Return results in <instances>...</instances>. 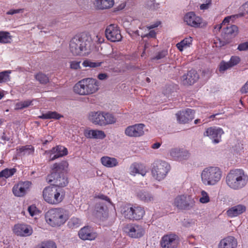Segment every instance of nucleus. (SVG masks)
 I'll return each instance as SVG.
<instances>
[{"label": "nucleus", "instance_id": "obj_1", "mask_svg": "<svg viewBox=\"0 0 248 248\" xmlns=\"http://www.w3.org/2000/svg\"><path fill=\"white\" fill-rule=\"evenodd\" d=\"M92 38L90 35L83 33L73 37L70 43L71 52L74 55H88L91 49Z\"/></svg>", "mask_w": 248, "mask_h": 248}, {"label": "nucleus", "instance_id": "obj_2", "mask_svg": "<svg viewBox=\"0 0 248 248\" xmlns=\"http://www.w3.org/2000/svg\"><path fill=\"white\" fill-rule=\"evenodd\" d=\"M228 187L232 190H240L248 183V176L242 170L235 169L231 170L227 175L225 180Z\"/></svg>", "mask_w": 248, "mask_h": 248}, {"label": "nucleus", "instance_id": "obj_3", "mask_svg": "<svg viewBox=\"0 0 248 248\" xmlns=\"http://www.w3.org/2000/svg\"><path fill=\"white\" fill-rule=\"evenodd\" d=\"M46 222L52 227H59L64 224L69 217L67 210L62 208H52L45 215Z\"/></svg>", "mask_w": 248, "mask_h": 248}, {"label": "nucleus", "instance_id": "obj_4", "mask_svg": "<svg viewBox=\"0 0 248 248\" xmlns=\"http://www.w3.org/2000/svg\"><path fill=\"white\" fill-rule=\"evenodd\" d=\"M99 83L94 78H85L78 82L73 87V91L80 95H88L99 90Z\"/></svg>", "mask_w": 248, "mask_h": 248}, {"label": "nucleus", "instance_id": "obj_5", "mask_svg": "<svg viewBox=\"0 0 248 248\" xmlns=\"http://www.w3.org/2000/svg\"><path fill=\"white\" fill-rule=\"evenodd\" d=\"M222 172L221 169L216 166L205 168L201 173L202 183L206 186H215L221 179Z\"/></svg>", "mask_w": 248, "mask_h": 248}, {"label": "nucleus", "instance_id": "obj_6", "mask_svg": "<svg viewBox=\"0 0 248 248\" xmlns=\"http://www.w3.org/2000/svg\"><path fill=\"white\" fill-rule=\"evenodd\" d=\"M43 197L49 204H58L63 200L64 191L62 187L53 186H47L43 191Z\"/></svg>", "mask_w": 248, "mask_h": 248}, {"label": "nucleus", "instance_id": "obj_7", "mask_svg": "<svg viewBox=\"0 0 248 248\" xmlns=\"http://www.w3.org/2000/svg\"><path fill=\"white\" fill-rule=\"evenodd\" d=\"M182 19L186 25L191 28L200 29L204 28L207 25L206 22L203 19L194 11L186 13Z\"/></svg>", "mask_w": 248, "mask_h": 248}, {"label": "nucleus", "instance_id": "obj_8", "mask_svg": "<svg viewBox=\"0 0 248 248\" xmlns=\"http://www.w3.org/2000/svg\"><path fill=\"white\" fill-rule=\"evenodd\" d=\"M121 212L125 218L129 219L139 220L142 218L145 211L140 206H130L124 204L121 206Z\"/></svg>", "mask_w": 248, "mask_h": 248}, {"label": "nucleus", "instance_id": "obj_9", "mask_svg": "<svg viewBox=\"0 0 248 248\" xmlns=\"http://www.w3.org/2000/svg\"><path fill=\"white\" fill-rule=\"evenodd\" d=\"M170 170V165L165 161H158L155 162L152 169L153 176L160 181L166 176Z\"/></svg>", "mask_w": 248, "mask_h": 248}, {"label": "nucleus", "instance_id": "obj_10", "mask_svg": "<svg viewBox=\"0 0 248 248\" xmlns=\"http://www.w3.org/2000/svg\"><path fill=\"white\" fill-rule=\"evenodd\" d=\"M160 244L162 248H177L179 239L177 235L169 233L162 236Z\"/></svg>", "mask_w": 248, "mask_h": 248}, {"label": "nucleus", "instance_id": "obj_11", "mask_svg": "<svg viewBox=\"0 0 248 248\" xmlns=\"http://www.w3.org/2000/svg\"><path fill=\"white\" fill-rule=\"evenodd\" d=\"M124 231L129 237L133 238H140L145 232L144 228L141 225L137 224L127 225L125 227Z\"/></svg>", "mask_w": 248, "mask_h": 248}, {"label": "nucleus", "instance_id": "obj_12", "mask_svg": "<svg viewBox=\"0 0 248 248\" xmlns=\"http://www.w3.org/2000/svg\"><path fill=\"white\" fill-rule=\"evenodd\" d=\"M31 183L30 181H20L15 184L12 188L14 195L17 197H23L30 190Z\"/></svg>", "mask_w": 248, "mask_h": 248}, {"label": "nucleus", "instance_id": "obj_13", "mask_svg": "<svg viewBox=\"0 0 248 248\" xmlns=\"http://www.w3.org/2000/svg\"><path fill=\"white\" fill-rule=\"evenodd\" d=\"M145 125L142 124H137L127 126L124 129V134L130 138H138L144 134Z\"/></svg>", "mask_w": 248, "mask_h": 248}, {"label": "nucleus", "instance_id": "obj_14", "mask_svg": "<svg viewBox=\"0 0 248 248\" xmlns=\"http://www.w3.org/2000/svg\"><path fill=\"white\" fill-rule=\"evenodd\" d=\"M106 36L111 42H119L122 38L119 27L115 24H111L107 27L105 31Z\"/></svg>", "mask_w": 248, "mask_h": 248}, {"label": "nucleus", "instance_id": "obj_15", "mask_svg": "<svg viewBox=\"0 0 248 248\" xmlns=\"http://www.w3.org/2000/svg\"><path fill=\"white\" fill-rule=\"evenodd\" d=\"M46 180L48 183H53V186L62 187L68 184V180L65 174L63 173H50L47 175Z\"/></svg>", "mask_w": 248, "mask_h": 248}, {"label": "nucleus", "instance_id": "obj_16", "mask_svg": "<svg viewBox=\"0 0 248 248\" xmlns=\"http://www.w3.org/2000/svg\"><path fill=\"white\" fill-rule=\"evenodd\" d=\"M68 153L67 149L61 145L53 147L52 149L46 151L45 154L48 155L49 161H53L59 157L66 155Z\"/></svg>", "mask_w": 248, "mask_h": 248}, {"label": "nucleus", "instance_id": "obj_17", "mask_svg": "<svg viewBox=\"0 0 248 248\" xmlns=\"http://www.w3.org/2000/svg\"><path fill=\"white\" fill-rule=\"evenodd\" d=\"M194 203V200L189 196L184 195L177 196L173 204L179 209H186L191 207Z\"/></svg>", "mask_w": 248, "mask_h": 248}, {"label": "nucleus", "instance_id": "obj_18", "mask_svg": "<svg viewBox=\"0 0 248 248\" xmlns=\"http://www.w3.org/2000/svg\"><path fill=\"white\" fill-rule=\"evenodd\" d=\"M223 133L224 132L221 128L211 127L206 129L203 135L208 137L213 143H218L221 141V136Z\"/></svg>", "mask_w": 248, "mask_h": 248}, {"label": "nucleus", "instance_id": "obj_19", "mask_svg": "<svg viewBox=\"0 0 248 248\" xmlns=\"http://www.w3.org/2000/svg\"><path fill=\"white\" fill-rule=\"evenodd\" d=\"M14 233L22 237H27L31 235L33 233L32 227L25 224H16L13 228Z\"/></svg>", "mask_w": 248, "mask_h": 248}, {"label": "nucleus", "instance_id": "obj_20", "mask_svg": "<svg viewBox=\"0 0 248 248\" xmlns=\"http://www.w3.org/2000/svg\"><path fill=\"white\" fill-rule=\"evenodd\" d=\"M78 234L79 237L83 240L92 241L95 240L97 237V233L92 227L88 226L80 229Z\"/></svg>", "mask_w": 248, "mask_h": 248}, {"label": "nucleus", "instance_id": "obj_21", "mask_svg": "<svg viewBox=\"0 0 248 248\" xmlns=\"http://www.w3.org/2000/svg\"><path fill=\"white\" fill-rule=\"evenodd\" d=\"M93 7L97 10H106L112 8L115 0H91Z\"/></svg>", "mask_w": 248, "mask_h": 248}, {"label": "nucleus", "instance_id": "obj_22", "mask_svg": "<svg viewBox=\"0 0 248 248\" xmlns=\"http://www.w3.org/2000/svg\"><path fill=\"white\" fill-rule=\"evenodd\" d=\"M84 135L87 139L99 140H102L106 137V135L104 131L89 128L84 130Z\"/></svg>", "mask_w": 248, "mask_h": 248}, {"label": "nucleus", "instance_id": "obj_23", "mask_svg": "<svg viewBox=\"0 0 248 248\" xmlns=\"http://www.w3.org/2000/svg\"><path fill=\"white\" fill-rule=\"evenodd\" d=\"M194 114L193 110L187 108L184 111L178 112L176 115L177 120L179 123L186 124L194 118Z\"/></svg>", "mask_w": 248, "mask_h": 248}, {"label": "nucleus", "instance_id": "obj_24", "mask_svg": "<svg viewBox=\"0 0 248 248\" xmlns=\"http://www.w3.org/2000/svg\"><path fill=\"white\" fill-rule=\"evenodd\" d=\"M69 171V163L67 160H62L53 164L50 173H63L66 174Z\"/></svg>", "mask_w": 248, "mask_h": 248}, {"label": "nucleus", "instance_id": "obj_25", "mask_svg": "<svg viewBox=\"0 0 248 248\" xmlns=\"http://www.w3.org/2000/svg\"><path fill=\"white\" fill-rule=\"evenodd\" d=\"M129 170L130 174L133 176L139 174L142 176H145L148 171V169L145 165L139 163L132 164Z\"/></svg>", "mask_w": 248, "mask_h": 248}, {"label": "nucleus", "instance_id": "obj_26", "mask_svg": "<svg viewBox=\"0 0 248 248\" xmlns=\"http://www.w3.org/2000/svg\"><path fill=\"white\" fill-rule=\"evenodd\" d=\"M237 239L232 236H228L222 239L218 245V248H236Z\"/></svg>", "mask_w": 248, "mask_h": 248}, {"label": "nucleus", "instance_id": "obj_27", "mask_svg": "<svg viewBox=\"0 0 248 248\" xmlns=\"http://www.w3.org/2000/svg\"><path fill=\"white\" fill-rule=\"evenodd\" d=\"M170 157L175 160L182 161L186 159L189 156L188 153L178 148H172L169 152Z\"/></svg>", "mask_w": 248, "mask_h": 248}, {"label": "nucleus", "instance_id": "obj_28", "mask_svg": "<svg viewBox=\"0 0 248 248\" xmlns=\"http://www.w3.org/2000/svg\"><path fill=\"white\" fill-rule=\"evenodd\" d=\"M246 210L247 208L245 205L239 204L228 209L226 214L231 218L235 217L245 213Z\"/></svg>", "mask_w": 248, "mask_h": 248}, {"label": "nucleus", "instance_id": "obj_29", "mask_svg": "<svg viewBox=\"0 0 248 248\" xmlns=\"http://www.w3.org/2000/svg\"><path fill=\"white\" fill-rule=\"evenodd\" d=\"M199 78V76L195 70L189 71L187 74L184 75L181 78L182 82L184 85L193 84Z\"/></svg>", "mask_w": 248, "mask_h": 248}, {"label": "nucleus", "instance_id": "obj_30", "mask_svg": "<svg viewBox=\"0 0 248 248\" xmlns=\"http://www.w3.org/2000/svg\"><path fill=\"white\" fill-rule=\"evenodd\" d=\"M103 116V111H91L88 114V119L94 124L102 126Z\"/></svg>", "mask_w": 248, "mask_h": 248}, {"label": "nucleus", "instance_id": "obj_31", "mask_svg": "<svg viewBox=\"0 0 248 248\" xmlns=\"http://www.w3.org/2000/svg\"><path fill=\"white\" fill-rule=\"evenodd\" d=\"M101 164L107 168H114L119 165V161L115 157L104 156L100 159Z\"/></svg>", "mask_w": 248, "mask_h": 248}, {"label": "nucleus", "instance_id": "obj_32", "mask_svg": "<svg viewBox=\"0 0 248 248\" xmlns=\"http://www.w3.org/2000/svg\"><path fill=\"white\" fill-rule=\"evenodd\" d=\"M103 116L102 126L113 124L116 122V118L111 113L103 111Z\"/></svg>", "mask_w": 248, "mask_h": 248}, {"label": "nucleus", "instance_id": "obj_33", "mask_svg": "<svg viewBox=\"0 0 248 248\" xmlns=\"http://www.w3.org/2000/svg\"><path fill=\"white\" fill-rule=\"evenodd\" d=\"M192 37L189 36L184 38L180 42L178 43L176 46L178 50L182 52L185 48L190 47L192 45Z\"/></svg>", "mask_w": 248, "mask_h": 248}, {"label": "nucleus", "instance_id": "obj_34", "mask_svg": "<svg viewBox=\"0 0 248 248\" xmlns=\"http://www.w3.org/2000/svg\"><path fill=\"white\" fill-rule=\"evenodd\" d=\"M40 119L59 120L63 117V116L56 111H48L41 115L38 116Z\"/></svg>", "mask_w": 248, "mask_h": 248}, {"label": "nucleus", "instance_id": "obj_35", "mask_svg": "<svg viewBox=\"0 0 248 248\" xmlns=\"http://www.w3.org/2000/svg\"><path fill=\"white\" fill-rule=\"evenodd\" d=\"M138 196L141 200L144 202H151L155 201L154 197L151 194L145 192H140L138 193Z\"/></svg>", "mask_w": 248, "mask_h": 248}, {"label": "nucleus", "instance_id": "obj_36", "mask_svg": "<svg viewBox=\"0 0 248 248\" xmlns=\"http://www.w3.org/2000/svg\"><path fill=\"white\" fill-rule=\"evenodd\" d=\"M199 202L202 204H206L210 202V197L209 194L206 191L202 190L199 195Z\"/></svg>", "mask_w": 248, "mask_h": 248}, {"label": "nucleus", "instance_id": "obj_37", "mask_svg": "<svg viewBox=\"0 0 248 248\" xmlns=\"http://www.w3.org/2000/svg\"><path fill=\"white\" fill-rule=\"evenodd\" d=\"M12 41V36L10 33L7 31H0V43L2 44H7L11 43Z\"/></svg>", "mask_w": 248, "mask_h": 248}, {"label": "nucleus", "instance_id": "obj_38", "mask_svg": "<svg viewBox=\"0 0 248 248\" xmlns=\"http://www.w3.org/2000/svg\"><path fill=\"white\" fill-rule=\"evenodd\" d=\"M34 148L31 145H26L19 147L17 149L18 153H22L23 155H30L34 152Z\"/></svg>", "mask_w": 248, "mask_h": 248}, {"label": "nucleus", "instance_id": "obj_39", "mask_svg": "<svg viewBox=\"0 0 248 248\" xmlns=\"http://www.w3.org/2000/svg\"><path fill=\"white\" fill-rule=\"evenodd\" d=\"M224 32L226 34L235 36L238 33V28L235 25H230L224 27Z\"/></svg>", "mask_w": 248, "mask_h": 248}, {"label": "nucleus", "instance_id": "obj_40", "mask_svg": "<svg viewBox=\"0 0 248 248\" xmlns=\"http://www.w3.org/2000/svg\"><path fill=\"white\" fill-rule=\"evenodd\" d=\"M11 70H5L0 72V84L10 81Z\"/></svg>", "mask_w": 248, "mask_h": 248}, {"label": "nucleus", "instance_id": "obj_41", "mask_svg": "<svg viewBox=\"0 0 248 248\" xmlns=\"http://www.w3.org/2000/svg\"><path fill=\"white\" fill-rule=\"evenodd\" d=\"M16 172V169H5L0 171L2 178L7 179L12 177Z\"/></svg>", "mask_w": 248, "mask_h": 248}, {"label": "nucleus", "instance_id": "obj_42", "mask_svg": "<svg viewBox=\"0 0 248 248\" xmlns=\"http://www.w3.org/2000/svg\"><path fill=\"white\" fill-rule=\"evenodd\" d=\"M32 105V101L30 100H25L17 102L15 105V109H22L26 108Z\"/></svg>", "mask_w": 248, "mask_h": 248}, {"label": "nucleus", "instance_id": "obj_43", "mask_svg": "<svg viewBox=\"0 0 248 248\" xmlns=\"http://www.w3.org/2000/svg\"><path fill=\"white\" fill-rule=\"evenodd\" d=\"M35 79L41 84H46L48 82V77L43 73L39 72L35 75Z\"/></svg>", "mask_w": 248, "mask_h": 248}, {"label": "nucleus", "instance_id": "obj_44", "mask_svg": "<svg viewBox=\"0 0 248 248\" xmlns=\"http://www.w3.org/2000/svg\"><path fill=\"white\" fill-rule=\"evenodd\" d=\"M101 62H93L90 60H85L83 63L82 65L85 67H89L91 68H95L100 66L101 64Z\"/></svg>", "mask_w": 248, "mask_h": 248}, {"label": "nucleus", "instance_id": "obj_45", "mask_svg": "<svg viewBox=\"0 0 248 248\" xmlns=\"http://www.w3.org/2000/svg\"><path fill=\"white\" fill-rule=\"evenodd\" d=\"M37 248H57V247L54 242L49 241L41 243Z\"/></svg>", "mask_w": 248, "mask_h": 248}, {"label": "nucleus", "instance_id": "obj_46", "mask_svg": "<svg viewBox=\"0 0 248 248\" xmlns=\"http://www.w3.org/2000/svg\"><path fill=\"white\" fill-rule=\"evenodd\" d=\"M81 224V220L78 218L75 217H72L68 222L69 226L72 228L78 227Z\"/></svg>", "mask_w": 248, "mask_h": 248}, {"label": "nucleus", "instance_id": "obj_47", "mask_svg": "<svg viewBox=\"0 0 248 248\" xmlns=\"http://www.w3.org/2000/svg\"><path fill=\"white\" fill-rule=\"evenodd\" d=\"M212 5V0H205L200 5V9L202 11L208 10Z\"/></svg>", "mask_w": 248, "mask_h": 248}, {"label": "nucleus", "instance_id": "obj_48", "mask_svg": "<svg viewBox=\"0 0 248 248\" xmlns=\"http://www.w3.org/2000/svg\"><path fill=\"white\" fill-rule=\"evenodd\" d=\"M232 66H231V64L229 62H225L224 61H222L220 64L219 66V71L220 72L223 73L226 70L231 68Z\"/></svg>", "mask_w": 248, "mask_h": 248}, {"label": "nucleus", "instance_id": "obj_49", "mask_svg": "<svg viewBox=\"0 0 248 248\" xmlns=\"http://www.w3.org/2000/svg\"><path fill=\"white\" fill-rule=\"evenodd\" d=\"M28 212L30 215L33 217L39 214V210L36 208L34 205H31L28 207Z\"/></svg>", "mask_w": 248, "mask_h": 248}, {"label": "nucleus", "instance_id": "obj_50", "mask_svg": "<svg viewBox=\"0 0 248 248\" xmlns=\"http://www.w3.org/2000/svg\"><path fill=\"white\" fill-rule=\"evenodd\" d=\"M133 18L132 17L130 16H125L122 19V23L124 26V27L127 28L128 27L130 23L132 21Z\"/></svg>", "mask_w": 248, "mask_h": 248}, {"label": "nucleus", "instance_id": "obj_51", "mask_svg": "<svg viewBox=\"0 0 248 248\" xmlns=\"http://www.w3.org/2000/svg\"><path fill=\"white\" fill-rule=\"evenodd\" d=\"M168 54V51L166 50H163L160 52H159L156 55L153 57L152 58V60H160L163 58H164L165 56H166Z\"/></svg>", "mask_w": 248, "mask_h": 248}, {"label": "nucleus", "instance_id": "obj_52", "mask_svg": "<svg viewBox=\"0 0 248 248\" xmlns=\"http://www.w3.org/2000/svg\"><path fill=\"white\" fill-rule=\"evenodd\" d=\"M235 18V16L232 15L226 17L222 21V25H224V27L230 26L229 23L231 21H233Z\"/></svg>", "mask_w": 248, "mask_h": 248}, {"label": "nucleus", "instance_id": "obj_53", "mask_svg": "<svg viewBox=\"0 0 248 248\" xmlns=\"http://www.w3.org/2000/svg\"><path fill=\"white\" fill-rule=\"evenodd\" d=\"M240 61V59L238 56H232L230 61L229 63L231 64V66L232 67L237 65Z\"/></svg>", "mask_w": 248, "mask_h": 248}, {"label": "nucleus", "instance_id": "obj_54", "mask_svg": "<svg viewBox=\"0 0 248 248\" xmlns=\"http://www.w3.org/2000/svg\"><path fill=\"white\" fill-rule=\"evenodd\" d=\"M24 9H11L6 12L7 15H13L16 14L23 13L24 12Z\"/></svg>", "mask_w": 248, "mask_h": 248}, {"label": "nucleus", "instance_id": "obj_55", "mask_svg": "<svg viewBox=\"0 0 248 248\" xmlns=\"http://www.w3.org/2000/svg\"><path fill=\"white\" fill-rule=\"evenodd\" d=\"M80 62L71 61L70 62V67L72 69L77 70L80 68Z\"/></svg>", "mask_w": 248, "mask_h": 248}, {"label": "nucleus", "instance_id": "obj_56", "mask_svg": "<svg viewBox=\"0 0 248 248\" xmlns=\"http://www.w3.org/2000/svg\"><path fill=\"white\" fill-rule=\"evenodd\" d=\"M237 49L239 51H246L248 50V41L239 45Z\"/></svg>", "mask_w": 248, "mask_h": 248}, {"label": "nucleus", "instance_id": "obj_57", "mask_svg": "<svg viewBox=\"0 0 248 248\" xmlns=\"http://www.w3.org/2000/svg\"><path fill=\"white\" fill-rule=\"evenodd\" d=\"M154 1V0L152 1V3L151 4L149 7L150 10H156L160 8V4L159 3L155 2Z\"/></svg>", "mask_w": 248, "mask_h": 248}, {"label": "nucleus", "instance_id": "obj_58", "mask_svg": "<svg viewBox=\"0 0 248 248\" xmlns=\"http://www.w3.org/2000/svg\"><path fill=\"white\" fill-rule=\"evenodd\" d=\"M161 21H156L154 23L151 24V25L148 26L147 27V28L148 30H151V29L156 28V27H158L161 24Z\"/></svg>", "mask_w": 248, "mask_h": 248}, {"label": "nucleus", "instance_id": "obj_59", "mask_svg": "<svg viewBox=\"0 0 248 248\" xmlns=\"http://www.w3.org/2000/svg\"><path fill=\"white\" fill-rule=\"evenodd\" d=\"M240 92L242 93H248V80L241 88Z\"/></svg>", "mask_w": 248, "mask_h": 248}, {"label": "nucleus", "instance_id": "obj_60", "mask_svg": "<svg viewBox=\"0 0 248 248\" xmlns=\"http://www.w3.org/2000/svg\"><path fill=\"white\" fill-rule=\"evenodd\" d=\"M145 37L155 38L156 37V32L153 30L150 31L148 34H146L143 36V37Z\"/></svg>", "mask_w": 248, "mask_h": 248}, {"label": "nucleus", "instance_id": "obj_61", "mask_svg": "<svg viewBox=\"0 0 248 248\" xmlns=\"http://www.w3.org/2000/svg\"><path fill=\"white\" fill-rule=\"evenodd\" d=\"M161 145L160 142H155L152 145L151 148L153 149H157L161 146Z\"/></svg>", "mask_w": 248, "mask_h": 248}, {"label": "nucleus", "instance_id": "obj_62", "mask_svg": "<svg viewBox=\"0 0 248 248\" xmlns=\"http://www.w3.org/2000/svg\"><path fill=\"white\" fill-rule=\"evenodd\" d=\"M224 25H222V23L220 24L217 25L215 26L214 29L216 31H219L221 29H223L224 30Z\"/></svg>", "mask_w": 248, "mask_h": 248}, {"label": "nucleus", "instance_id": "obj_63", "mask_svg": "<svg viewBox=\"0 0 248 248\" xmlns=\"http://www.w3.org/2000/svg\"><path fill=\"white\" fill-rule=\"evenodd\" d=\"M107 78V75L106 74L101 73L98 75V78L100 80L105 79Z\"/></svg>", "mask_w": 248, "mask_h": 248}, {"label": "nucleus", "instance_id": "obj_64", "mask_svg": "<svg viewBox=\"0 0 248 248\" xmlns=\"http://www.w3.org/2000/svg\"><path fill=\"white\" fill-rule=\"evenodd\" d=\"M96 38L97 40L95 41L98 42L99 43H101L103 42V38L101 37V36L100 34H96Z\"/></svg>", "mask_w": 248, "mask_h": 248}]
</instances>
